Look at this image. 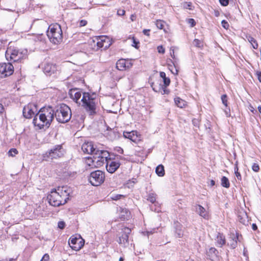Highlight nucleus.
I'll use <instances>...</instances> for the list:
<instances>
[{
  "instance_id": "nucleus-1",
  "label": "nucleus",
  "mask_w": 261,
  "mask_h": 261,
  "mask_svg": "<svg viewBox=\"0 0 261 261\" xmlns=\"http://www.w3.org/2000/svg\"><path fill=\"white\" fill-rule=\"evenodd\" d=\"M55 108L51 106L41 108L36 114L33 120V123L39 129L48 128L55 117Z\"/></svg>"
},
{
  "instance_id": "nucleus-2",
  "label": "nucleus",
  "mask_w": 261,
  "mask_h": 261,
  "mask_svg": "<svg viewBox=\"0 0 261 261\" xmlns=\"http://www.w3.org/2000/svg\"><path fill=\"white\" fill-rule=\"evenodd\" d=\"M70 191L69 188L65 186L53 189L47 197L48 203L55 207L64 205L69 200Z\"/></svg>"
},
{
  "instance_id": "nucleus-3",
  "label": "nucleus",
  "mask_w": 261,
  "mask_h": 261,
  "mask_svg": "<svg viewBox=\"0 0 261 261\" xmlns=\"http://www.w3.org/2000/svg\"><path fill=\"white\" fill-rule=\"evenodd\" d=\"M96 94L95 93L90 94L89 92H83V97L81 100L82 106L85 109L89 115H94L96 114Z\"/></svg>"
},
{
  "instance_id": "nucleus-4",
  "label": "nucleus",
  "mask_w": 261,
  "mask_h": 261,
  "mask_svg": "<svg viewBox=\"0 0 261 261\" xmlns=\"http://www.w3.org/2000/svg\"><path fill=\"white\" fill-rule=\"evenodd\" d=\"M55 116L58 122L65 123L71 118L70 108L66 104L62 103L55 108Z\"/></svg>"
},
{
  "instance_id": "nucleus-5",
  "label": "nucleus",
  "mask_w": 261,
  "mask_h": 261,
  "mask_svg": "<svg viewBox=\"0 0 261 261\" xmlns=\"http://www.w3.org/2000/svg\"><path fill=\"white\" fill-rule=\"evenodd\" d=\"M46 34L50 41L55 44H58L62 41V31L61 25L58 23L50 25Z\"/></svg>"
},
{
  "instance_id": "nucleus-6",
  "label": "nucleus",
  "mask_w": 261,
  "mask_h": 261,
  "mask_svg": "<svg viewBox=\"0 0 261 261\" xmlns=\"http://www.w3.org/2000/svg\"><path fill=\"white\" fill-rule=\"evenodd\" d=\"M28 51H20L17 48H8L6 51L5 56L7 60L11 63H21L22 61L26 57Z\"/></svg>"
},
{
  "instance_id": "nucleus-7",
  "label": "nucleus",
  "mask_w": 261,
  "mask_h": 261,
  "mask_svg": "<svg viewBox=\"0 0 261 261\" xmlns=\"http://www.w3.org/2000/svg\"><path fill=\"white\" fill-rule=\"evenodd\" d=\"M65 150L62 144H57L53 146L43 154L44 160L57 159L63 156Z\"/></svg>"
},
{
  "instance_id": "nucleus-8",
  "label": "nucleus",
  "mask_w": 261,
  "mask_h": 261,
  "mask_svg": "<svg viewBox=\"0 0 261 261\" xmlns=\"http://www.w3.org/2000/svg\"><path fill=\"white\" fill-rule=\"evenodd\" d=\"M105 178V173L97 170L90 173L88 176V180L92 186H98L103 182Z\"/></svg>"
},
{
  "instance_id": "nucleus-9",
  "label": "nucleus",
  "mask_w": 261,
  "mask_h": 261,
  "mask_svg": "<svg viewBox=\"0 0 261 261\" xmlns=\"http://www.w3.org/2000/svg\"><path fill=\"white\" fill-rule=\"evenodd\" d=\"M14 72V66L12 63L9 62L0 63V77L4 78L10 76Z\"/></svg>"
},
{
  "instance_id": "nucleus-10",
  "label": "nucleus",
  "mask_w": 261,
  "mask_h": 261,
  "mask_svg": "<svg viewBox=\"0 0 261 261\" xmlns=\"http://www.w3.org/2000/svg\"><path fill=\"white\" fill-rule=\"evenodd\" d=\"M132 230L128 227H124L122 229L121 235L119 237V240L117 241L119 244L122 245L124 247H126L128 245V237Z\"/></svg>"
},
{
  "instance_id": "nucleus-11",
  "label": "nucleus",
  "mask_w": 261,
  "mask_h": 261,
  "mask_svg": "<svg viewBox=\"0 0 261 261\" xmlns=\"http://www.w3.org/2000/svg\"><path fill=\"white\" fill-rule=\"evenodd\" d=\"M37 111L36 105L33 103H30L25 106L23 109V115L28 119L31 118L33 116H35V112Z\"/></svg>"
},
{
  "instance_id": "nucleus-12",
  "label": "nucleus",
  "mask_w": 261,
  "mask_h": 261,
  "mask_svg": "<svg viewBox=\"0 0 261 261\" xmlns=\"http://www.w3.org/2000/svg\"><path fill=\"white\" fill-rule=\"evenodd\" d=\"M68 243L70 247L75 251L80 250L84 245V243L81 238L73 237V236L70 238Z\"/></svg>"
},
{
  "instance_id": "nucleus-13",
  "label": "nucleus",
  "mask_w": 261,
  "mask_h": 261,
  "mask_svg": "<svg viewBox=\"0 0 261 261\" xmlns=\"http://www.w3.org/2000/svg\"><path fill=\"white\" fill-rule=\"evenodd\" d=\"M68 94L70 97L76 103L80 104V99L81 97L82 92L80 89L72 88L69 90Z\"/></svg>"
},
{
  "instance_id": "nucleus-14",
  "label": "nucleus",
  "mask_w": 261,
  "mask_h": 261,
  "mask_svg": "<svg viewBox=\"0 0 261 261\" xmlns=\"http://www.w3.org/2000/svg\"><path fill=\"white\" fill-rule=\"evenodd\" d=\"M82 149L85 153L95 155L97 149L94 147L92 142L84 143L82 146Z\"/></svg>"
},
{
  "instance_id": "nucleus-15",
  "label": "nucleus",
  "mask_w": 261,
  "mask_h": 261,
  "mask_svg": "<svg viewBox=\"0 0 261 261\" xmlns=\"http://www.w3.org/2000/svg\"><path fill=\"white\" fill-rule=\"evenodd\" d=\"M151 87L154 92L161 93L162 95L168 94L170 93V90L167 89V87L162 86L161 82L156 85L152 83L151 84Z\"/></svg>"
},
{
  "instance_id": "nucleus-16",
  "label": "nucleus",
  "mask_w": 261,
  "mask_h": 261,
  "mask_svg": "<svg viewBox=\"0 0 261 261\" xmlns=\"http://www.w3.org/2000/svg\"><path fill=\"white\" fill-rule=\"evenodd\" d=\"M120 164L119 162L112 161L109 159L106 165V169L108 172L110 173H114L120 167Z\"/></svg>"
},
{
  "instance_id": "nucleus-17",
  "label": "nucleus",
  "mask_w": 261,
  "mask_h": 261,
  "mask_svg": "<svg viewBox=\"0 0 261 261\" xmlns=\"http://www.w3.org/2000/svg\"><path fill=\"white\" fill-rule=\"evenodd\" d=\"M123 135L124 138L128 139L135 143H137L140 140V137L137 131L124 132Z\"/></svg>"
},
{
  "instance_id": "nucleus-18",
  "label": "nucleus",
  "mask_w": 261,
  "mask_h": 261,
  "mask_svg": "<svg viewBox=\"0 0 261 261\" xmlns=\"http://www.w3.org/2000/svg\"><path fill=\"white\" fill-rule=\"evenodd\" d=\"M219 251L215 247H211L206 250V258L212 261L217 260L219 257Z\"/></svg>"
},
{
  "instance_id": "nucleus-19",
  "label": "nucleus",
  "mask_w": 261,
  "mask_h": 261,
  "mask_svg": "<svg viewBox=\"0 0 261 261\" xmlns=\"http://www.w3.org/2000/svg\"><path fill=\"white\" fill-rule=\"evenodd\" d=\"M43 70L47 75L50 76L57 70L56 66L50 63H45L43 67Z\"/></svg>"
},
{
  "instance_id": "nucleus-20",
  "label": "nucleus",
  "mask_w": 261,
  "mask_h": 261,
  "mask_svg": "<svg viewBox=\"0 0 261 261\" xmlns=\"http://www.w3.org/2000/svg\"><path fill=\"white\" fill-rule=\"evenodd\" d=\"M95 155H98V158L102 159V161H100V163H98V165H102L105 162L109 161V152L106 150H99L97 149L95 153Z\"/></svg>"
},
{
  "instance_id": "nucleus-21",
  "label": "nucleus",
  "mask_w": 261,
  "mask_h": 261,
  "mask_svg": "<svg viewBox=\"0 0 261 261\" xmlns=\"http://www.w3.org/2000/svg\"><path fill=\"white\" fill-rule=\"evenodd\" d=\"M174 228L176 237L178 238H181L184 234L182 225L178 221H174Z\"/></svg>"
},
{
  "instance_id": "nucleus-22",
  "label": "nucleus",
  "mask_w": 261,
  "mask_h": 261,
  "mask_svg": "<svg viewBox=\"0 0 261 261\" xmlns=\"http://www.w3.org/2000/svg\"><path fill=\"white\" fill-rule=\"evenodd\" d=\"M238 220L239 222L244 225L247 226L249 223V220L248 217L245 212H240L238 214Z\"/></svg>"
},
{
  "instance_id": "nucleus-23",
  "label": "nucleus",
  "mask_w": 261,
  "mask_h": 261,
  "mask_svg": "<svg viewBox=\"0 0 261 261\" xmlns=\"http://www.w3.org/2000/svg\"><path fill=\"white\" fill-rule=\"evenodd\" d=\"M107 136L110 140L113 141L119 139L121 134L117 128H113L107 133Z\"/></svg>"
},
{
  "instance_id": "nucleus-24",
  "label": "nucleus",
  "mask_w": 261,
  "mask_h": 261,
  "mask_svg": "<svg viewBox=\"0 0 261 261\" xmlns=\"http://www.w3.org/2000/svg\"><path fill=\"white\" fill-rule=\"evenodd\" d=\"M196 212L203 218L205 219H208V213L206 212L205 209L201 205L198 204L196 206Z\"/></svg>"
},
{
  "instance_id": "nucleus-25",
  "label": "nucleus",
  "mask_w": 261,
  "mask_h": 261,
  "mask_svg": "<svg viewBox=\"0 0 261 261\" xmlns=\"http://www.w3.org/2000/svg\"><path fill=\"white\" fill-rule=\"evenodd\" d=\"M119 218L121 220H128L130 218V212L127 208H121Z\"/></svg>"
},
{
  "instance_id": "nucleus-26",
  "label": "nucleus",
  "mask_w": 261,
  "mask_h": 261,
  "mask_svg": "<svg viewBox=\"0 0 261 261\" xmlns=\"http://www.w3.org/2000/svg\"><path fill=\"white\" fill-rule=\"evenodd\" d=\"M116 68L120 71L124 70L126 69V61L125 59H120L118 60L116 64Z\"/></svg>"
},
{
  "instance_id": "nucleus-27",
  "label": "nucleus",
  "mask_w": 261,
  "mask_h": 261,
  "mask_svg": "<svg viewBox=\"0 0 261 261\" xmlns=\"http://www.w3.org/2000/svg\"><path fill=\"white\" fill-rule=\"evenodd\" d=\"M217 243L219 245L220 247H222L226 243L225 236L223 233H218L217 237Z\"/></svg>"
},
{
  "instance_id": "nucleus-28",
  "label": "nucleus",
  "mask_w": 261,
  "mask_h": 261,
  "mask_svg": "<svg viewBox=\"0 0 261 261\" xmlns=\"http://www.w3.org/2000/svg\"><path fill=\"white\" fill-rule=\"evenodd\" d=\"M155 173L159 176H164L165 175V169L164 166L162 164L158 165L155 168Z\"/></svg>"
},
{
  "instance_id": "nucleus-29",
  "label": "nucleus",
  "mask_w": 261,
  "mask_h": 261,
  "mask_svg": "<svg viewBox=\"0 0 261 261\" xmlns=\"http://www.w3.org/2000/svg\"><path fill=\"white\" fill-rule=\"evenodd\" d=\"M174 102L176 106L180 108L185 107L186 105V102L178 97L174 98Z\"/></svg>"
},
{
  "instance_id": "nucleus-30",
  "label": "nucleus",
  "mask_w": 261,
  "mask_h": 261,
  "mask_svg": "<svg viewBox=\"0 0 261 261\" xmlns=\"http://www.w3.org/2000/svg\"><path fill=\"white\" fill-rule=\"evenodd\" d=\"M246 38L248 41L251 44L252 47L254 49H257L258 47V44L256 40L250 35H247Z\"/></svg>"
},
{
  "instance_id": "nucleus-31",
  "label": "nucleus",
  "mask_w": 261,
  "mask_h": 261,
  "mask_svg": "<svg viewBox=\"0 0 261 261\" xmlns=\"http://www.w3.org/2000/svg\"><path fill=\"white\" fill-rule=\"evenodd\" d=\"M221 186L224 188H228L230 187L229 181L227 177L225 176L222 177L221 179Z\"/></svg>"
},
{
  "instance_id": "nucleus-32",
  "label": "nucleus",
  "mask_w": 261,
  "mask_h": 261,
  "mask_svg": "<svg viewBox=\"0 0 261 261\" xmlns=\"http://www.w3.org/2000/svg\"><path fill=\"white\" fill-rule=\"evenodd\" d=\"M156 195L155 193H150L148 194L147 199L152 203H154L156 202Z\"/></svg>"
},
{
  "instance_id": "nucleus-33",
  "label": "nucleus",
  "mask_w": 261,
  "mask_h": 261,
  "mask_svg": "<svg viewBox=\"0 0 261 261\" xmlns=\"http://www.w3.org/2000/svg\"><path fill=\"white\" fill-rule=\"evenodd\" d=\"M238 161L236 162V163L234 165H235L234 168V173H235V175H236L237 178H238V179L241 180V179H242L241 175L240 173L239 172V168L238 166Z\"/></svg>"
},
{
  "instance_id": "nucleus-34",
  "label": "nucleus",
  "mask_w": 261,
  "mask_h": 261,
  "mask_svg": "<svg viewBox=\"0 0 261 261\" xmlns=\"http://www.w3.org/2000/svg\"><path fill=\"white\" fill-rule=\"evenodd\" d=\"M231 235L233 237V239L236 240L237 242H241V239H242V236L241 234L239 233L238 231H236V233H234L233 232H231Z\"/></svg>"
},
{
  "instance_id": "nucleus-35",
  "label": "nucleus",
  "mask_w": 261,
  "mask_h": 261,
  "mask_svg": "<svg viewBox=\"0 0 261 261\" xmlns=\"http://www.w3.org/2000/svg\"><path fill=\"white\" fill-rule=\"evenodd\" d=\"M106 40H108V38L101 37L100 41L97 42V46L98 48H102L104 46V44L106 42Z\"/></svg>"
},
{
  "instance_id": "nucleus-36",
  "label": "nucleus",
  "mask_w": 261,
  "mask_h": 261,
  "mask_svg": "<svg viewBox=\"0 0 261 261\" xmlns=\"http://www.w3.org/2000/svg\"><path fill=\"white\" fill-rule=\"evenodd\" d=\"M133 44L132 45L136 49H138L139 48L140 42L135 37H133Z\"/></svg>"
},
{
  "instance_id": "nucleus-37",
  "label": "nucleus",
  "mask_w": 261,
  "mask_h": 261,
  "mask_svg": "<svg viewBox=\"0 0 261 261\" xmlns=\"http://www.w3.org/2000/svg\"><path fill=\"white\" fill-rule=\"evenodd\" d=\"M221 100L222 103L225 106V107H228V96L226 94H223L221 96Z\"/></svg>"
},
{
  "instance_id": "nucleus-38",
  "label": "nucleus",
  "mask_w": 261,
  "mask_h": 261,
  "mask_svg": "<svg viewBox=\"0 0 261 261\" xmlns=\"http://www.w3.org/2000/svg\"><path fill=\"white\" fill-rule=\"evenodd\" d=\"M164 21L161 20H157L156 21V26L159 29H163L164 27Z\"/></svg>"
},
{
  "instance_id": "nucleus-39",
  "label": "nucleus",
  "mask_w": 261,
  "mask_h": 261,
  "mask_svg": "<svg viewBox=\"0 0 261 261\" xmlns=\"http://www.w3.org/2000/svg\"><path fill=\"white\" fill-rule=\"evenodd\" d=\"M230 238L232 239L231 242L230 244V247L232 249H234L237 247L238 243L236 240L233 239V237L230 234Z\"/></svg>"
},
{
  "instance_id": "nucleus-40",
  "label": "nucleus",
  "mask_w": 261,
  "mask_h": 261,
  "mask_svg": "<svg viewBox=\"0 0 261 261\" xmlns=\"http://www.w3.org/2000/svg\"><path fill=\"white\" fill-rule=\"evenodd\" d=\"M18 152L16 148H11L8 151V154L9 156H14Z\"/></svg>"
},
{
  "instance_id": "nucleus-41",
  "label": "nucleus",
  "mask_w": 261,
  "mask_h": 261,
  "mask_svg": "<svg viewBox=\"0 0 261 261\" xmlns=\"http://www.w3.org/2000/svg\"><path fill=\"white\" fill-rule=\"evenodd\" d=\"M183 7L184 9L193 10L192 8V3L191 2H185L183 5Z\"/></svg>"
},
{
  "instance_id": "nucleus-42",
  "label": "nucleus",
  "mask_w": 261,
  "mask_h": 261,
  "mask_svg": "<svg viewBox=\"0 0 261 261\" xmlns=\"http://www.w3.org/2000/svg\"><path fill=\"white\" fill-rule=\"evenodd\" d=\"M193 44L194 45V46L198 47H200L201 46H202V42L197 39H195L194 40Z\"/></svg>"
},
{
  "instance_id": "nucleus-43",
  "label": "nucleus",
  "mask_w": 261,
  "mask_h": 261,
  "mask_svg": "<svg viewBox=\"0 0 261 261\" xmlns=\"http://www.w3.org/2000/svg\"><path fill=\"white\" fill-rule=\"evenodd\" d=\"M163 80L164 84H162V86L164 87H168L169 86L170 84V79L169 77H165Z\"/></svg>"
},
{
  "instance_id": "nucleus-44",
  "label": "nucleus",
  "mask_w": 261,
  "mask_h": 261,
  "mask_svg": "<svg viewBox=\"0 0 261 261\" xmlns=\"http://www.w3.org/2000/svg\"><path fill=\"white\" fill-rule=\"evenodd\" d=\"M252 169L253 171L257 172L259 170V166L257 163H253L252 166Z\"/></svg>"
},
{
  "instance_id": "nucleus-45",
  "label": "nucleus",
  "mask_w": 261,
  "mask_h": 261,
  "mask_svg": "<svg viewBox=\"0 0 261 261\" xmlns=\"http://www.w3.org/2000/svg\"><path fill=\"white\" fill-rule=\"evenodd\" d=\"M100 161H102V159L98 158V155H93V159L92 160L93 162H96L97 164L100 163Z\"/></svg>"
},
{
  "instance_id": "nucleus-46",
  "label": "nucleus",
  "mask_w": 261,
  "mask_h": 261,
  "mask_svg": "<svg viewBox=\"0 0 261 261\" xmlns=\"http://www.w3.org/2000/svg\"><path fill=\"white\" fill-rule=\"evenodd\" d=\"M65 225H66L65 222L62 221H59L58 223V227L61 229H64L65 227Z\"/></svg>"
},
{
  "instance_id": "nucleus-47",
  "label": "nucleus",
  "mask_w": 261,
  "mask_h": 261,
  "mask_svg": "<svg viewBox=\"0 0 261 261\" xmlns=\"http://www.w3.org/2000/svg\"><path fill=\"white\" fill-rule=\"evenodd\" d=\"M158 51L160 54H164L165 50L162 45L158 46L157 47Z\"/></svg>"
},
{
  "instance_id": "nucleus-48",
  "label": "nucleus",
  "mask_w": 261,
  "mask_h": 261,
  "mask_svg": "<svg viewBox=\"0 0 261 261\" xmlns=\"http://www.w3.org/2000/svg\"><path fill=\"white\" fill-rule=\"evenodd\" d=\"M222 6H227L229 4V0H219Z\"/></svg>"
},
{
  "instance_id": "nucleus-49",
  "label": "nucleus",
  "mask_w": 261,
  "mask_h": 261,
  "mask_svg": "<svg viewBox=\"0 0 261 261\" xmlns=\"http://www.w3.org/2000/svg\"><path fill=\"white\" fill-rule=\"evenodd\" d=\"M125 196H123V195H120V194H117V195H116L115 196H114L112 199L114 200H119L120 199H121V198L122 197H124Z\"/></svg>"
},
{
  "instance_id": "nucleus-50",
  "label": "nucleus",
  "mask_w": 261,
  "mask_h": 261,
  "mask_svg": "<svg viewBox=\"0 0 261 261\" xmlns=\"http://www.w3.org/2000/svg\"><path fill=\"white\" fill-rule=\"evenodd\" d=\"M222 27L225 29H227L229 27V24L227 21L225 20H223L221 21Z\"/></svg>"
},
{
  "instance_id": "nucleus-51",
  "label": "nucleus",
  "mask_w": 261,
  "mask_h": 261,
  "mask_svg": "<svg viewBox=\"0 0 261 261\" xmlns=\"http://www.w3.org/2000/svg\"><path fill=\"white\" fill-rule=\"evenodd\" d=\"M49 259V256L47 253H45L42 257L40 261H48Z\"/></svg>"
},
{
  "instance_id": "nucleus-52",
  "label": "nucleus",
  "mask_w": 261,
  "mask_h": 261,
  "mask_svg": "<svg viewBox=\"0 0 261 261\" xmlns=\"http://www.w3.org/2000/svg\"><path fill=\"white\" fill-rule=\"evenodd\" d=\"M87 24V21L86 20L82 19L79 22L80 27H84Z\"/></svg>"
},
{
  "instance_id": "nucleus-53",
  "label": "nucleus",
  "mask_w": 261,
  "mask_h": 261,
  "mask_svg": "<svg viewBox=\"0 0 261 261\" xmlns=\"http://www.w3.org/2000/svg\"><path fill=\"white\" fill-rule=\"evenodd\" d=\"M188 22L191 24L192 27H193L196 24L195 20L193 18H190L188 19Z\"/></svg>"
},
{
  "instance_id": "nucleus-54",
  "label": "nucleus",
  "mask_w": 261,
  "mask_h": 261,
  "mask_svg": "<svg viewBox=\"0 0 261 261\" xmlns=\"http://www.w3.org/2000/svg\"><path fill=\"white\" fill-rule=\"evenodd\" d=\"M109 42H110V40H109V39L108 38V40H106V42L104 44L103 47L105 49L108 48L111 45L112 43L111 42L109 43Z\"/></svg>"
},
{
  "instance_id": "nucleus-55",
  "label": "nucleus",
  "mask_w": 261,
  "mask_h": 261,
  "mask_svg": "<svg viewBox=\"0 0 261 261\" xmlns=\"http://www.w3.org/2000/svg\"><path fill=\"white\" fill-rule=\"evenodd\" d=\"M170 55H171V57L173 59H175V55H174V47H171V48H170Z\"/></svg>"
},
{
  "instance_id": "nucleus-56",
  "label": "nucleus",
  "mask_w": 261,
  "mask_h": 261,
  "mask_svg": "<svg viewBox=\"0 0 261 261\" xmlns=\"http://www.w3.org/2000/svg\"><path fill=\"white\" fill-rule=\"evenodd\" d=\"M150 30L149 29H144L143 30V33L144 35L149 36L150 35L149 32Z\"/></svg>"
},
{
  "instance_id": "nucleus-57",
  "label": "nucleus",
  "mask_w": 261,
  "mask_h": 261,
  "mask_svg": "<svg viewBox=\"0 0 261 261\" xmlns=\"http://www.w3.org/2000/svg\"><path fill=\"white\" fill-rule=\"evenodd\" d=\"M125 11L124 10H119L117 11V14L119 16H123L125 14Z\"/></svg>"
},
{
  "instance_id": "nucleus-58",
  "label": "nucleus",
  "mask_w": 261,
  "mask_h": 261,
  "mask_svg": "<svg viewBox=\"0 0 261 261\" xmlns=\"http://www.w3.org/2000/svg\"><path fill=\"white\" fill-rule=\"evenodd\" d=\"M137 182V179L136 178H133L131 179H129L127 184L133 183L135 184Z\"/></svg>"
},
{
  "instance_id": "nucleus-59",
  "label": "nucleus",
  "mask_w": 261,
  "mask_h": 261,
  "mask_svg": "<svg viewBox=\"0 0 261 261\" xmlns=\"http://www.w3.org/2000/svg\"><path fill=\"white\" fill-rule=\"evenodd\" d=\"M258 81L261 83V71H257L256 73Z\"/></svg>"
},
{
  "instance_id": "nucleus-60",
  "label": "nucleus",
  "mask_w": 261,
  "mask_h": 261,
  "mask_svg": "<svg viewBox=\"0 0 261 261\" xmlns=\"http://www.w3.org/2000/svg\"><path fill=\"white\" fill-rule=\"evenodd\" d=\"M160 76L161 78L163 79H164L165 77H166V73L165 72H163V71H161L160 72Z\"/></svg>"
},
{
  "instance_id": "nucleus-61",
  "label": "nucleus",
  "mask_w": 261,
  "mask_h": 261,
  "mask_svg": "<svg viewBox=\"0 0 261 261\" xmlns=\"http://www.w3.org/2000/svg\"><path fill=\"white\" fill-rule=\"evenodd\" d=\"M249 109L253 113H255L257 112V111L254 110V108L251 105H250Z\"/></svg>"
},
{
  "instance_id": "nucleus-62",
  "label": "nucleus",
  "mask_w": 261,
  "mask_h": 261,
  "mask_svg": "<svg viewBox=\"0 0 261 261\" xmlns=\"http://www.w3.org/2000/svg\"><path fill=\"white\" fill-rule=\"evenodd\" d=\"M252 229L254 231L257 230V226L255 223H253L252 224Z\"/></svg>"
},
{
  "instance_id": "nucleus-63",
  "label": "nucleus",
  "mask_w": 261,
  "mask_h": 261,
  "mask_svg": "<svg viewBox=\"0 0 261 261\" xmlns=\"http://www.w3.org/2000/svg\"><path fill=\"white\" fill-rule=\"evenodd\" d=\"M4 111V107L2 103H0V114H2Z\"/></svg>"
},
{
  "instance_id": "nucleus-64",
  "label": "nucleus",
  "mask_w": 261,
  "mask_h": 261,
  "mask_svg": "<svg viewBox=\"0 0 261 261\" xmlns=\"http://www.w3.org/2000/svg\"><path fill=\"white\" fill-rule=\"evenodd\" d=\"M117 151L118 152H119V153H121V154H122L123 152V150L122 148H121V147H118V148L116 149Z\"/></svg>"
}]
</instances>
